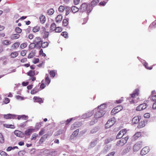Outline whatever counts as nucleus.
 <instances>
[{"label":"nucleus","instance_id":"obj_27","mask_svg":"<svg viewBox=\"0 0 156 156\" xmlns=\"http://www.w3.org/2000/svg\"><path fill=\"white\" fill-rule=\"evenodd\" d=\"M56 27V24L55 23H52L50 26V32H52V31L55 30V28Z\"/></svg>","mask_w":156,"mask_h":156},{"label":"nucleus","instance_id":"obj_4","mask_svg":"<svg viewBox=\"0 0 156 156\" xmlns=\"http://www.w3.org/2000/svg\"><path fill=\"white\" fill-rule=\"evenodd\" d=\"M33 42L36 44V47L40 48V45L42 41L40 37H36L34 40Z\"/></svg>","mask_w":156,"mask_h":156},{"label":"nucleus","instance_id":"obj_21","mask_svg":"<svg viewBox=\"0 0 156 156\" xmlns=\"http://www.w3.org/2000/svg\"><path fill=\"white\" fill-rule=\"evenodd\" d=\"M131 149V147L130 146H128L125 148L123 150L122 152L123 154H125L129 152L130 151Z\"/></svg>","mask_w":156,"mask_h":156},{"label":"nucleus","instance_id":"obj_16","mask_svg":"<svg viewBox=\"0 0 156 156\" xmlns=\"http://www.w3.org/2000/svg\"><path fill=\"white\" fill-rule=\"evenodd\" d=\"M140 122H139L138 125L137 126V127L138 128H141L144 127L145 126V122L144 120H141Z\"/></svg>","mask_w":156,"mask_h":156},{"label":"nucleus","instance_id":"obj_64","mask_svg":"<svg viewBox=\"0 0 156 156\" xmlns=\"http://www.w3.org/2000/svg\"><path fill=\"white\" fill-rule=\"evenodd\" d=\"M151 101L156 102V95L152 96L151 98Z\"/></svg>","mask_w":156,"mask_h":156},{"label":"nucleus","instance_id":"obj_56","mask_svg":"<svg viewBox=\"0 0 156 156\" xmlns=\"http://www.w3.org/2000/svg\"><path fill=\"white\" fill-rule=\"evenodd\" d=\"M45 131V129L43 128H42L41 129V131H40L39 133V134L40 136H42L43 134H44V133Z\"/></svg>","mask_w":156,"mask_h":156},{"label":"nucleus","instance_id":"obj_22","mask_svg":"<svg viewBox=\"0 0 156 156\" xmlns=\"http://www.w3.org/2000/svg\"><path fill=\"white\" fill-rule=\"evenodd\" d=\"M107 105L105 103H103L100 106H99L97 108H98L99 110H103L107 107Z\"/></svg>","mask_w":156,"mask_h":156},{"label":"nucleus","instance_id":"obj_17","mask_svg":"<svg viewBox=\"0 0 156 156\" xmlns=\"http://www.w3.org/2000/svg\"><path fill=\"white\" fill-rule=\"evenodd\" d=\"M17 119L18 120L22 119L24 120H27L28 118V117L24 115H18Z\"/></svg>","mask_w":156,"mask_h":156},{"label":"nucleus","instance_id":"obj_53","mask_svg":"<svg viewBox=\"0 0 156 156\" xmlns=\"http://www.w3.org/2000/svg\"><path fill=\"white\" fill-rule=\"evenodd\" d=\"M34 53L32 51L30 53L28 56V58H31L34 57Z\"/></svg>","mask_w":156,"mask_h":156},{"label":"nucleus","instance_id":"obj_28","mask_svg":"<svg viewBox=\"0 0 156 156\" xmlns=\"http://www.w3.org/2000/svg\"><path fill=\"white\" fill-rule=\"evenodd\" d=\"M20 36V35L18 34H12L11 38L12 39H16L18 38Z\"/></svg>","mask_w":156,"mask_h":156},{"label":"nucleus","instance_id":"obj_50","mask_svg":"<svg viewBox=\"0 0 156 156\" xmlns=\"http://www.w3.org/2000/svg\"><path fill=\"white\" fill-rule=\"evenodd\" d=\"M35 46H36V44L33 42L30 44L29 48L30 49H32L34 48Z\"/></svg>","mask_w":156,"mask_h":156},{"label":"nucleus","instance_id":"obj_3","mask_svg":"<svg viewBox=\"0 0 156 156\" xmlns=\"http://www.w3.org/2000/svg\"><path fill=\"white\" fill-rule=\"evenodd\" d=\"M122 106L119 105L115 107L111 111V114L112 115H115L122 109Z\"/></svg>","mask_w":156,"mask_h":156},{"label":"nucleus","instance_id":"obj_48","mask_svg":"<svg viewBox=\"0 0 156 156\" xmlns=\"http://www.w3.org/2000/svg\"><path fill=\"white\" fill-rule=\"evenodd\" d=\"M50 74L51 77L54 78L55 76V71L54 70H51L50 72Z\"/></svg>","mask_w":156,"mask_h":156},{"label":"nucleus","instance_id":"obj_37","mask_svg":"<svg viewBox=\"0 0 156 156\" xmlns=\"http://www.w3.org/2000/svg\"><path fill=\"white\" fill-rule=\"evenodd\" d=\"M40 27L39 26H36L33 27V31L34 32H36L40 30Z\"/></svg>","mask_w":156,"mask_h":156},{"label":"nucleus","instance_id":"obj_63","mask_svg":"<svg viewBox=\"0 0 156 156\" xmlns=\"http://www.w3.org/2000/svg\"><path fill=\"white\" fill-rule=\"evenodd\" d=\"M156 24V23L155 22H153L149 26V28L150 29H151L152 28L154 27L155 25Z\"/></svg>","mask_w":156,"mask_h":156},{"label":"nucleus","instance_id":"obj_20","mask_svg":"<svg viewBox=\"0 0 156 156\" xmlns=\"http://www.w3.org/2000/svg\"><path fill=\"white\" fill-rule=\"evenodd\" d=\"M34 130V129H28L25 131V134L27 136H30Z\"/></svg>","mask_w":156,"mask_h":156},{"label":"nucleus","instance_id":"obj_25","mask_svg":"<svg viewBox=\"0 0 156 156\" xmlns=\"http://www.w3.org/2000/svg\"><path fill=\"white\" fill-rule=\"evenodd\" d=\"M47 136L46 135H44L42 136L39 141V143L41 144H42L44 141L47 138Z\"/></svg>","mask_w":156,"mask_h":156},{"label":"nucleus","instance_id":"obj_47","mask_svg":"<svg viewBox=\"0 0 156 156\" xmlns=\"http://www.w3.org/2000/svg\"><path fill=\"white\" fill-rule=\"evenodd\" d=\"M2 43L5 45H8L11 44V42L7 40L3 41Z\"/></svg>","mask_w":156,"mask_h":156},{"label":"nucleus","instance_id":"obj_52","mask_svg":"<svg viewBox=\"0 0 156 156\" xmlns=\"http://www.w3.org/2000/svg\"><path fill=\"white\" fill-rule=\"evenodd\" d=\"M61 35L64 37L65 38H67L68 37V33L66 31H64L62 32L61 34Z\"/></svg>","mask_w":156,"mask_h":156},{"label":"nucleus","instance_id":"obj_6","mask_svg":"<svg viewBox=\"0 0 156 156\" xmlns=\"http://www.w3.org/2000/svg\"><path fill=\"white\" fill-rule=\"evenodd\" d=\"M126 133V129H122L120 130L116 136L117 139H120Z\"/></svg>","mask_w":156,"mask_h":156},{"label":"nucleus","instance_id":"obj_15","mask_svg":"<svg viewBox=\"0 0 156 156\" xmlns=\"http://www.w3.org/2000/svg\"><path fill=\"white\" fill-rule=\"evenodd\" d=\"M80 125L81 124L79 122H75L74 124L72 125L70 129L71 130L74 129L76 128L79 127Z\"/></svg>","mask_w":156,"mask_h":156},{"label":"nucleus","instance_id":"obj_9","mask_svg":"<svg viewBox=\"0 0 156 156\" xmlns=\"http://www.w3.org/2000/svg\"><path fill=\"white\" fill-rule=\"evenodd\" d=\"M149 148L148 147H144L140 151V154L144 155L147 154L149 151Z\"/></svg>","mask_w":156,"mask_h":156},{"label":"nucleus","instance_id":"obj_49","mask_svg":"<svg viewBox=\"0 0 156 156\" xmlns=\"http://www.w3.org/2000/svg\"><path fill=\"white\" fill-rule=\"evenodd\" d=\"M4 142V139L2 134L0 133V143H3Z\"/></svg>","mask_w":156,"mask_h":156},{"label":"nucleus","instance_id":"obj_54","mask_svg":"<svg viewBox=\"0 0 156 156\" xmlns=\"http://www.w3.org/2000/svg\"><path fill=\"white\" fill-rule=\"evenodd\" d=\"M65 7L62 5L60 6L58 8L59 11L61 12H63L65 10Z\"/></svg>","mask_w":156,"mask_h":156},{"label":"nucleus","instance_id":"obj_58","mask_svg":"<svg viewBox=\"0 0 156 156\" xmlns=\"http://www.w3.org/2000/svg\"><path fill=\"white\" fill-rule=\"evenodd\" d=\"M46 32V29L44 27H43L41 28L40 30V32L42 34H43Z\"/></svg>","mask_w":156,"mask_h":156},{"label":"nucleus","instance_id":"obj_2","mask_svg":"<svg viewBox=\"0 0 156 156\" xmlns=\"http://www.w3.org/2000/svg\"><path fill=\"white\" fill-rule=\"evenodd\" d=\"M129 137L128 136H126L124 138L121 139L117 142L116 144V145L118 146H123L126 143Z\"/></svg>","mask_w":156,"mask_h":156},{"label":"nucleus","instance_id":"obj_19","mask_svg":"<svg viewBox=\"0 0 156 156\" xmlns=\"http://www.w3.org/2000/svg\"><path fill=\"white\" fill-rule=\"evenodd\" d=\"M141 135V133L140 132H136L133 136V139L135 140H136Z\"/></svg>","mask_w":156,"mask_h":156},{"label":"nucleus","instance_id":"obj_39","mask_svg":"<svg viewBox=\"0 0 156 156\" xmlns=\"http://www.w3.org/2000/svg\"><path fill=\"white\" fill-rule=\"evenodd\" d=\"M65 11H66V15L67 16L69 14L71 10L70 8L68 7H66Z\"/></svg>","mask_w":156,"mask_h":156},{"label":"nucleus","instance_id":"obj_23","mask_svg":"<svg viewBox=\"0 0 156 156\" xmlns=\"http://www.w3.org/2000/svg\"><path fill=\"white\" fill-rule=\"evenodd\" d=\"M45 80L46 84H47V85H48L50 83L51 80L49 77V75L48 74H46V78Z\"/></svg>","mask_w":156,"mask_h":156},{"label":"nucleus","instance_id":"obj_38","mask_svg":"<svg viewBox=\"0 0 156 156\" xmlns=\"http://www.w3.org/2000/svg\"><path fill=\"white\" fill-rule=\"evenodd\" d=\"M99 2V0H93L91 2V5L92 6H94Z\"/></svg>","mask_w":156,"mask_h":156},{"label":"nucleus","instance_id":"obj_46","mask_svg":"<svg viewBox=\"0 0 156 156\" xmlns=\"http://www.w3.org/2000/svg\"><path fill=\"white\" fill-rule=\"evenodd\" d=\"M62 23L63 26H66L68 24V20L66 19L63 20Z\"/></svg>","mask_w":156,"mask_h":156},{"label":"nucleus","instance_id":"obj_59","mask_svg":"<svg viewBox=\"0 0 156 156\" xmlns=\"http://www.w3.org/2000/svg\"><path fill=\"white\" fill-rule=\"evenodd\" d=\"M0 154L2 156H9L4 151H2L0 153Z\"/></svg>","mask_w":156,"mask_h":156},{"label":"nucleus","instance_id":"obj_12","mask_svg":"<svg viewBox=\"0 0 156 156\" xmlns=\"http://www.w3.org/2000/svg\"><path fill=\"white\" fill-rule=\"evenodd\" d=\"M87 5L86 3H83L82 4L80 7V9L82 12L87 11V13H88V11L87 10Z\"/></svg>","mask_w":156,"mask_h":156},{"label":"nucleus","instance_id":"obj_45","mask_svg":"<svg viewBox=\"0 0 156 156\" xmlns=\"http://www.w3.org/2000/svg\"><path fill=\"white\" fill-rule=\"evenodd\" d=\"M55 32H60L62 31V29L61 27H56V28H55Z\"/></svg>","mask_w":156,"mask_h":156},{"label":"nucleus","instance_id":"obj_44","mask_svg":"<svg viewBox=\"0 0 156 156\" xmlns=\"http://www.w3.org/2000/svg\"><path fill=\"white\" fill-rule=\"evenodd\" d=\"M74 118H71L70 119H68L66 120V121H65L64 122H62V124H63L64 123H65L66 125H67L68 124H69L72 120H73V119H74Z\"/></svg>","mask_w":156,"mask_h":156},{"label":"nucleus","instance_id":"obj_18","mask_svg":"<svg viewBox=\"0 0 156 156\" xmlns=\"http://www.w3.org/2000/svg\"><path fill=\"white\" fill-rule=\"evenodd\" d=\"M33 99L34 100V101L35 102H37L40 103H41L43 102V101L41 98H39L37 97H34Z\"/></svg>","mask_w":156,"mask_h":156},{"label":"nucleus","instance_id":"obj_60","mask_svg":"<svg viewBox=\"0 0 156 156\" xmlns=\"http://www.w3.org/2000/svg\"><path fill=\"white\" fill-rule=\"evenodd\" d=\"M10 100L9 98H5L4 100V103L5 104H8Z\"/></svg>","mask_w":156,"mask_h":156},{"label":"nucleus","instance_id":"obj_10","mask_svg":"<svg viewBox=\"0 0 156 156\" xmlns=\"http://www.w3.org/2000/svg\"><path fill=\"white\" fill-rule=\"evenodd\" d=\"M79 131V129H77L75 130L70 136V139L71 140L74 139L78 134Z\"/></svg>","mask_w":156,"mask_h":156},{"label":"nucleus","instance_id":"obj_33","mask_svg":"<svg viewBox=\"0 0 156 156\" xmlns=\"http://www.w3.org/2000/svg\"><path fill=\"white\" fill-rule=\"evenodd\" d=\"M18 53L17 51H15L12 53L10 54V56L12 58H14L18 56Z\"/></svg>","mask_w":156,"mask_h":156},{"label":"nucleus","instance_id":"obj_43","mask_svg":"<svg viewBox=\"0 0 156 156\" xmlns=\"http://www.w3.org/2000/svg\"><path fill=\"white\" fill-rule=\"evenodd\" d=\"M54 12V11L53 9H50L48 11V13L49 15H52Z\"/></svg>","mask_w":156,"mask_h":156},{"label":"nucleus","instance_id":"obj_14","mask_svg":"<svg viewBox=\"0 0 156 156\" xmlns=\"http://www.w3.org/2000/svg\"><path fill=\"white\" fill-rule=\"evenodd\" d=\"M115 119L114 117L111 118L107 121L108 124L110 125V126H112L115 123Z\"/></svg>","mask_w":156,"mask_h":156},{"label":"nucleus","instance_id":"obj_57","mask_svg":"<svg viewBox=\"0 0 156 156\" xmlns=\"http://www.w3.org/2000/svg\"><path fill=\"white\" fill-rule=\"evenodd\" d=\"M15 30L16 32L18 33H20L22 31V30L19 27H17L15 29Z\"/></svg>","mask_w":156,"mask_h":156},{"label":"nucleus","instance_id":"obj_7","mask_svg":"<svg viewBox=\"0 0 156 156\" xmlns=\"http://www.w3.org/2000/svg\"><path fill=\"white\" fill-rule=\"evenodd\" d=\"M141 119V117L140 116H136L134 117L132 120V122L133 124H136L139 123Z\"/></svg>","mask_w":156,"mask_h":156},{"label":"nucleus","instance_id":"obj_51","mask_svg":"<svg viewBox=\"0 0 156 156\" xmlns=\"http://www.w3.org/2000/svg\"><path fill=\"white\" fill-rule=\"evenodd\" d=\"M43 36V37L44 38H47L49 35V32L48 31H46L44 33L42 34Z\"/></svg>","mask_w":156,"mask_h":156},{"label":"nucleus","instance_id":"obj_31","mask_svg":"<svg viewBox=\"0 0 156 156\" xmlns=\"http://www.w3.org/2000/svg\"><path fill=\"white\" fill-rule=\"evenodd\" d=\"M39 89L37 87L34 88L31 91L30 93L32 94H34L39 91Z\"/></svg>","mask_w":156,"mask_h":156},{"label":"nucleus","instance_id":"obj_13","mask_svg":"<svg viewBox=\"0 0 156 156\" xmlns=\"http://www.w3.org/2000/svg\"><path fill=\"white\" fill-rule=\"evenodd\" d=\"M139 90L136 89L133 92L132 94H130L132 98H134L136 96H138L139 94Z\"/></svg>","mask_w":156,"mask_h":156},{"label":"nucleus","instance_id":"obj_8","mask_svg":"<svg viewBox=\"0 0 156 156\" xmlns=\"http://www.w3.org/2000/svg\"><path fill=\"white\" fill-rule=\"evenodd\" d=\"M142 147V143H136L133 147V150L134 151L139 150Z\"/></svg>","mask_w":156,"mask_h":156},{"label":"nucleus","instance_id":"obj_41","mask_svg":"<svg viewBox=\"0 0 156 156\" xmlns=\"http://www.w3.org/2000/svg\"><path fill=\"white\" fill-rule=\"evenodd\" d=\"M20 44V43L19 42H16L14 43L12 46V47L15 48L19 47Z\"/></svg>","mask_w":156,"mask_h":156},{"label":"nucleus","instance_id":"obj_24","mask_svg":"<svg viewBox=\"0 0 156 156\" xmlns=\"http://www.w3.org/2000/svg\"><path fill=\"white\" fill-rule=\"evenodd\" d=\"M15 134L17 136L21 137L22 135V133L21 131L18 130H15L14 131Z\"/></svg>","mask_w":156,"mask_h":156},{"label":"nucleus","instance_id":"obj_36","mask_svg":"<svg viewBox=\"0 0 156 156\" xmlns=\"http://www.w3.org/2000/svg\"><path fill=\"white\" fill-rule=\"evenodd\" d=\"M27 75L30 77L33 76L35 75L34 71L33 70H30L27 73Z\"/></svg>","mask_w":156,"mask_h":156},{"label":"nucleus","instance_id":"obj_5","mask_svg":"<svg viewBox=\"0 0 156 156\" xmlns=\"http://www.w3.org/2000/svg\"><path fill=\"white\" fill-rule=\"evenodd\" d=\"M147 106V105L146 103L142 104L136 107V110L137 111H141L145 109Z\"/></svg>","mask_w":156,"mask_h":156},{"label":"nucleus","instance_id":"obj_34","mask_svg":"<svg viewBox=\"0 0 156 156\" xmlns=\"http://www.w3.org/2000/svg\"><path fill=\"white\" fill-rule=\"evenodd\" d=\"M71 10L73 12L76 13L78 11L79 9L76 7L74 6L72 7Z\"/></svg>","mask_w":156,"mask_h":156},{"label":"nucleus","instance_id":"obj_30","mask_svg":"<svg viewBox=\"0 0 156 156\" xmlns=\"http://www.w3.org/2000/svg\"><path fill=\"white\" fill-rule=\"evenodd\" d=\"M48 43L47 42H44L42 43L41 42V44L40 45V48L42 47L43 48H45L48 46Z\"/></svg>","mask_w":156,"mask_h":156},{"label":"nucleus","instance_id":"obj_42","mask_svg":"<svg viewBox=\"0 0 156 156\" xmlns=\"http://www.w3.org/2000/svg\"><path fill=\"white\" fill-rule=\"evenodd\" d=\"M43 122H41L39 123H37L36 124V128L38 129L41 127V124H43Z\"/></svg>","mask_w":156,"mask_h":156},{"label":"nucleus","instance_id":"obj_26","mask_svg":"<svg viewBox=\"0 0 156 156\" xmlns=\"http://www.w3.org/2000/svg\"><path fill=\"white\" fill-rule=\"evenodd\" d=\"M144 66H145V68L148 70H151L153 68V66H148V63L146 62H144L143 63Z\"/></svg>","mask_w":156,"mask_h":156},{"label":"nucleus","instance_id":"obj_55","mask_svg":"<svg viewBox=\"0 0 156 156\" xmlns=\"http://www.w3.org/2000/svg\"><path fill=\"white\" fill-rule=\"evenodd\" d=\"M28 121H27L25 122L22 123L20 124V126L21 127H24L25 126L27 125V123Z\"/></svg>","mask_w":156,"mask_h":156},{"label":"nucleus","instance_id":"obj_40","mask_svg":"<svg viewBox=\"0 0 156 156\" xmlns=\"http://www.w3.org/2000/svg\"><path fill=\"white\" fill-rule=\"evenodd\" d=\"M38 136V134L34 133L31 136V140H35L37 137Z\"/></svg>","mask_w":156,"mask_h":156},{"label":"nucleus","instance_id":"obj_11","mask_svg":"<svg viewBox=\"0 0 156 156\" xmlns=\"http://www.w3.org/2000/svg\"><path fill=\"white\" fill-rule=\"evenodd\" d=\"M17 115L12 114H8L6 115H4V117L5 119H14Z\"/></svg>","mask_w":156,"mask_h":156},{"label":"nucleus","instance_id":"obj_61","mask_svg":"<svg viewBox=\"0 0 156 156\" xmlns=\"http://www.w3.org/2000/svg\"><path fill=\"white\" fill-rule=\"evenodd\" d=\"M40 54L42 56L45 57L46 56V54L43 53V50L42 49H41L40 51Z\"/></svg>","mask_w":156,"mask_h":156},{"label":"nucleus","instance_id":"obj_29","mask_svg":"<svg viewBox=\"0 0 156 156\" xmlns=\"http://www.w3.org/2000/svg\"><path fill=\"white\" fill-rule=\"evenodd\" d=\"M40 22L42 23H43L45 21V16L43 15H41L40 17Z\"/></svg>","mask_w":156,"mask_h":156},{"label":"nucleus","instance_id":"obj_1","mask_svg":"<svg viewBox=\"0 0 156 156\" xmlns=\"http://www.w3.org/2000/svg\"><path fill=\"white\" fill-rule=\"evenodd\" d=\"M94 111L95 112L94 115V118L97 119L103 116L105 113V111L102 110H99L98 108H96L93 111L89 112V116L92 115L94 114Z\"/></svg>","mask_w":156,"mask_h":156},{"label":"nucleus","instance_id":"obj_32","mask_svg":"<svg viewBox=\"0 0 156 156\" xmlns=\"http://www.w3.org/2000/svg\"><path fill=\"white\" fill-rule=\"evenodd\" d=\"M62 16L61 15H58L56 18V22L58 23L62 20Z\"/></svg>","mask_w":156,"mask_h":156},{"label":"nucleus","instance_id":"obj_35","mask_svg":"<svg viewBox=\"0 0 156 156\" xmlns=\"http://www.w3.org/2000/svg\"><path fill=\"white\" fill-rule=\"evenodd\" d=\"M98 121V120L94 118L93 120L90 122L89 124L90 125H92L94 124Z\"/></svg>","mask_w":156,"mask_h":156},{"label":"nucleus","instance_id":"obj_62","mask_svg":"<svg viewBox=\"0 0 156 156\" xmlns=\"http://www.w3.org/2000/svg\"><path fill=\"white\" fill-rule=\"evenodd\" d=\"M27 46V44L25 43L22 44L20 46V47L22 49H23Z\"/></svg>","mask_w":156,"mask_h":156}]
</instances>
